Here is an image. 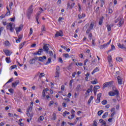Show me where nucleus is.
<instances>
[{
    "label": "nucleus",
    "mask_w": 126,
    "mask_h": 126,
    "mask_svg": "<svg viewBox=\"0 0 126 126\" xmlns=\"http://www.w3.org/2000/svg\"><path fill=\"white\" fill-rule=\"evenodd\" d=\"M27 115L28 117H30V120L31 121L33 118V114H30V112H32V106H29L27 109Z\"/></svg>",
    "instance_id": "nucleus-1"
},
{
    "label": "nucleus",
    "mask_w": 126,
    "mask_h": 126,
    "mask_svg": "<svg viewBox=\"0 0 126 126\" xmlns=\"http://www.w3.org/2000/svg\"><path fill=\"white\" fill-rule=\"evenodd\" d=\"M32 13H33V5L30 6L27 12V17L29 19H30L31 14H32Z\"/></svg>",
    "instance_id": "nucleus-2"
},
{
    "label": "nucleus",
    "mask_w": 126,
    "mask_h": 126,
    "mask_svg": "<svg viewBox=\"0 0 126 126\" xmlns=\"http://www.w3.org/2000/svg\"><path fill=\"white\" fill-rule=\"evenodd\" d=\"M15 26L10 23L7 24L6 29L9 30L11 32H13Z\"/></svg>",
    "instance_id": "nucleus-3"
},
{
    "label": "nucleus",
    "mask_w": 126,
    "mask_h": 126,
    "mask_svg": "<svg viewBox=\"0 0 126 126\" xmlns=\"http://www.w3.org/2000/svg\"><path fill=\"white\" fill-rule=\"evenodd\" d=\"M118 22H119L118 24L119 25V27H121V26L124 24V20H123V18L119 17L117 20H115V23H118Z\"/></svg>",
    "instance_id": "nucleus-4"
},
{
    "label": "nucleus",
    "mask_w": 126,
    "mask_h": 126,
    "mask_svg": "<svg viewBox=\"0 0 126 126\" xmlns=\"http://www.w3.org/2000/svg\"><path fill=\"white\" fill-rule=\"evenodd\" d=\"M113 83H114V81H113L104 83L103 84V89H105L106 87H111L113 86Z\"/></svg>",
    "instance_id": "nucleus-5"
},
{
    "label": "nucleus",
    "mask_w": 126,
    "mask_h": 126,
    "mask_svg": "<svg viewBox=\"0 0 126 126\" xmlns=\"http://www.w3.org/2000/svg\"><path fill=\"white\" fill-rule=\"evenodd\" d=\"M113 91H114V92H110L108 93V95H109V96H115V95H116V96H118V95L120 94L119 91H118V90H117L116 89H115V90H113Z\"/></svg>",
    "instance_id": "nucleus-6"
},
{
    "label": "nucleus",
    "mask_w": 126,
    "mask_h": 126,
    "mask_svg": "<svg viewBox=\"0 0 126 126\" xmlns=\"http://www.w3.org/2000/svg\"><path fill=\"white\" fill-rule=\"evenodd\" d=\"M60 70H61V68H60V66H57L56 67L55 75L54 77L55 78H59V77H60Z\"/></svg>",
    "instance_id": "nucleus-7"
},
{
    "label": "nucleus",
    "mask_w": 126,
    "mask_h": 126,
    "mask_svg": "<svg viewBox=\"0 0 126 126\" xmlns=\"http://www.w3.org/2000/svg\"><path fill=\"white\" fill-rule=\"evenodd\" d=\"M49 47H50V44H44L43 46V50L46 54H49Z\"/></svg>",
    "instance_id": "nucleus-8"
},
{
    "label": "nucleus",
    "mask_w": 126,
    "mask_h": 126,
    "mask_svg": "<svg viewBox=\"0 0 126 126\" xmlns=\"http://www.w3.org/2000/svg\"><path fill=\"white\" fill-rule=\"evenodd\" d=\"M93 27H94V23L92 22L90 24L89 29H87L86 33L89 34V33H90V31L93 29Z\"/></svg>",
    "instance_id": "nucleus-9"
},
{
    "label": "nucleus",
    "mask_w": 126,
    "mask_h": 126,
    "mask_svg": "<svg viewBox=\"0 0 126 126\" xmlns=\"http://www.w3.org/2000/svg\"><path fill=\"white\" fill-rule=\"evenodd\" d=\"M41 13H42V12H41V11H38V12L36 13V15H35V19H36V22H37V24H40V23L39 22V17H40V15H41Z\"/></svg>",
    "instance_id": "nucleus-10"
},
{
    "label": "nucleus",
    "mask_w": 126,
    "mask_h": 126,
    "mask_svg": "<svg viewBox=\"0 0 126 126\" xmlns=\"http://www.w3.org/2000/svg\"><path fill=\"white\" fill-rule=\"evenodd\" d=\"M22 28H23V25L22 24H21L19 27L15 28V30H16V33L20 32V31H21V30H22Z\"/></svg>",
    "instance_id": "nucleus-11"
},
{
    "label": "nucleus",
    "mask_w": 126,
    "mask_h": 126,
    "mask_svg": "<svg viewBox=\"0 0 126 126\" xmlns=\"http://www.w3.org/2000/svg\"><path fill=\"white\" fill-rule=\"evenodd\" d=\"M55 36V37H63V33L62 31H60V32H57Z\"/></svg>",
    "instance_id": "nucleus-12"
},
{
    "label": "nucleus",
    "mask_w": 126,
    "mask_h": 126,
    "mask_svg": "<svg viewBox=\"0 0 126 126\" xmlns=\"http://www.w3.org/2000/svg\"><path fill=\"white\" fill-rule=\"evenodd\" d=\"M43 49H39L38 51L36 52L35 53H33L34 56H36V55H39L41 56L42 55V53L43 52Z\"/></svg>",
    "instance_id": "nucleus-13"
},
{
    "label": "nucleus",
    "mask_w": 126,
    "mask_h": 126,
    "mask_svg": "<svg viewBox=\"0 0 126 126\" xmlns=\"http://www.w3.org/2000/svg\"><path fill=\"white\" fill-rule=\"evenodd\" d=\"M102 96V94L101 93H99L97 94V99L95 100V103H96V104H98V103H100V98Z\"/></svg>",
    "instance_id": "nucleus-14"
},
{
    "label": "nucleus",
    "mask_w": 126,
    "mask_h": 126,
    "mask_svg": "<svg viewBox=\"0 0 126 126\" xmlns=\"http://www.w3.org/2000/svg\"><path fill=\"white\" fill-rule=\"evenodd\" d=\"M117 46L119 47L120 49L126 50V44H121V43H118Z\"/></svg>",
    "instance_id": "nucleus-15"
},
{
    "label": "nucleus",
    "mask_w": 126,
    "mask_h": 126,
    "mask_svg": "<svg viewBox=\"0 0 126 126\" xmlns=\"http://www.w3.org/2000/svg\"><path fill=\"white\" fill-rule=\"evenodd\" d=\"M36 60H38V57H35L32 60H30L29 61V63H30V64H33L35 63Z\"/></svg>",
    "instance_id": "nucleus-16"
},
{
    "label": "nucleus",
    "mask_w": 126,
    "mask_h": 126,
    "mask_svg": "<svg viewBox=\"0 0 126 126\" xmlns=\"http://www.w3.org/2000/svg\"><path fill=\"white\" fill-rule=\"evenodd\" d=\"M117 80L118 84H119L120 85H122V84H123V78H122L121 76H119L117 77Z\"/></svg>",
    "instance_id": "nucleus-17"
},
{
    "label": "nucleus",
    "mask_w": 126,
    "mask_h": 126,
    "mask_svg": "<svg viewBox=\"0 0 126 126\" xmlns=\"http://www.w3.org/2000/svg\"><path fill=\"white\" fill-rule=\"evenodd\" d=\"M18 84H19V80H17L15 82L12 83V87H16Z\"/></svg>",
    "instance_id": "nucleus-18"
},
{
    "label": "nucleus",
    "mask_w": 126,
    "mask_h": 126,
    "mask_svg": "<svg viewBox=\"0 0 126 126\" xmlns=\"http://www.w3.org/2000/svg\"><path fill=\"white\" fill-rule=\"evenodd\" d=\"M86 16V15L84 13H83L82 15H80V14H79L78 15V17L79 19H82L83 18H84V17H85Z\"/></svg>",
    "instance_id": "nucleus-19"
},
{
    "label": "nucleus",
    "mask_w": 126,
    "mask_h": 126,
    "mask_svg": "<svg viewBox=\"0 0 126 126\" xmlns=\"http://www.w3.org/2000/svg\"><path fill=\"white\" fill-rule=\"evenodd\" d=\"M74 113H75V111L73 110V109L71 110V118H70L69 117H68V118L69 120H72L74 118Z\"/></svg>",
    "instance_id": "nucleus-20"
},
{
    "label": "nucleus",
    "mask_w": 126,
    "mask_h": 126,
    "mask_svg": "<svg viewBox=\"0 0 126 126\" xmlns=\"http://www.w3.org/2000/svg\"><path fill=\"white\" fill-rule=\"evenodd\" d=\"M39 62H44V60H47L46 56L39 57L38 58Z\"/></svg>",
    "instance_id": "nucleus-21"
},
{
    "label": "nucleus",
    "mask_w": 126,
    "mask_h": 126,
    "mask_svg": "<svg viewBox=\"0 0 126 126\" xmlns=\"http://www.w3.org/2000/svg\"><path fill=\"white\" fill-rule=\"evenodd\" d=\"M3 52L7 56H10V55H11V53H10V51H9V50H4Z\"/></svg>",
    "instance_id": "nucleus-22"
},
{
    "label": "nucleus",
    "mask_w": 126,
    "mask_h": 126,
    "mask_svg": "<svg viewBox=\"0 0 126 126\" xmlns=\"http://www.w3.org/2000/svg\"><path fill=\"white\" fill-rule=\"evenodd\" d=\"M103 20H104V17H102L98 22L99 25H102L103 24Z\"/></svg>",
    "instance_id": "nucleus-23"
},
{
    "label": "nucleus",
    "mask_w": 126,
    "mask_h": 126,
    "mask_svg": "<svg viewBox=\"0 0 126 126\" xmlns=\"http://www.w3.org/2000/svg\"><path fill=\"white\" fill-rule=\"evenodd\" d=\"M108 60L109 63H113V61L112 60V56L111 55L108 56Z\"/></svg>",
    "instance_id": "nucleus-24"
},
{
    "label": "nucleus",
    "mask_w": 126,
    "mask_h": 126,
    "mask_svg": "<svg viewBox=\"0 0 126 126\" xmlns=\"http://www.w3.org/2000/svg\"><path fill=\"white\" fill-rule=\"evenodd\" d=\"M91 83H92V84H97V83H98V80L95 78L94 81H91Z\"/></svg>",
    "instance_id": "nucleus-25"
},
{
    "label": "nucleus",
    "mask_w": 126,
    "mask_h": 126,
    "mask_svg": "<svg viewBox=\"0 0 126 126\" xmlns=\"http://www.w3.org/2000/svg\"><path fill=\"white\" fill-rule=\"evenodd\" d=\"M6 8H7V12L5 15L6 16H8V15H10V11L9 10L8 7L7 6Z\"/></svg>",
    "instance_id": "nucleus-26"
},
{
    "label": "nucleus",
    "mask_w": 126,
    "mask_h": 126,
    "mask_svg": "<svg viewBox=\"0 0 126 126\" xmlns=\"http://www.w3.org/2000/svg\"><path fill=\"white\" fill-rule=\"evenodd\" d=\"M52 63V59L51 58H48L47 62L45 63V65H48L49 63Z\"/></svg>",
    "instance_id": "nucleus-27"
},
{
    "label": "nucleus",
    "mask_w": 126,
    "mask_h": 126,
    "mask_svg": "<svg viewBox=\"0 0 126 126\" xmlns=\"http://www.w3.org/2000/svg\"><path fill=\"white\" fill-rule=\"evenodd\" d=\"M116 61L119 63H121V62H123V58L120 57H117Z\"/></svg>",
    "instance_id": "nucleus-28"
},
{
    "label": "nucleus",
    "mask_w": 126,
    "mask_h": 126,
    "mask_svg": "<svg viewBox=\"0 0 126 126\" xmlns=\"http://www.w3.org/2000/svg\"><path fill=\"white\" fill-rule=\"evenodd\" d=\"M43 121H44V116H40L39 118L38 119V122H40V121L42 122Z\"/></svg>",
    "instance_id": "nucleus-29"
},
{
    "label": "nucleus",
    "mask_w": 126,
    "mask_h": 126,
    "mask_svg": "<svg viewBox=\"0 0 126 126\" xmlns=\"http://www.w3.org/2000/svg\"><path fill=\"white\" fill-rule=\"evenodd\" d=\"M81 89V86L80 85H78L76 88V91H79Z\"/></svg>",
    "instance_id": "nucleus-30"
},
{
    "label": "nucleus",
    "mask_w": 126,
    "mask_h": 126,
    "mask_svg": "<svg viewBox=\"0 0 126 126\" xmlns=\"http://www.w3.org/2000/svg\"><path fill=\"white\" fill-rule=\"evenodd\" d=\"M21 40H22V36H19L18 39L16 40V43H20Z\"/></svg>",
    "instance_id": "nucleus-31"
},
{
    "label": "nucleus",
    "mask_w": 126,
    "mask_h": 126,
    "mask_svg": "<svg viewBox=\"0 0 126 126\" xmlns=\"http://www.w3.org/2000/svg\"><path fill=\"white\" fill-rule=\"evenodd\" d=\"M25 43H26V42L25 41H24V42L20 44V45H19L20 50L22 48H23L24 45L25 44Z\"/></svg>",
    "instance_id": "nucleus-32"
},
{
    "label": "nucleus",
    "mask_w": 126,
    "mask_h": 126,
    "mask_svg": "<svg viewBox=\"0 0 126 126\" xmlns=\"http://www.w3.org/2000/svg\"><path fill=\"white\" fill-rule=\"evenodd\" d=\"M5 61L7 63H11V61H10V58L7 57L5 58Z\"/></svg>",
    "instance_id": "nucleus-33"
},
{
    "label": "nucleus",
    "mask_w": 126,
    "mask_h": 126,
    "mask_svg": "<svg viewBox=\"0 0 126 126\" xmlns=\"http://www.w3.org/2000/svg\"><path fill=\"white\" fill-rule=\"evenodd\" d=\"M99 123H100V124H102V125H106L107 124V123H106V122H105L103 119H100Z\"/></svg>",
    "instance_id": "nucleus-34"
},
{
    "label": "nucleus",
    "mask_w": 126,
    "mask_h": 126,
    "mask_svg": "<svg viewBox=\"0 0 126 126\" xmlns=\"http://www.w3.org/2000/svg\"><path fill=\"white\" fill-rule=\"evenodd\" d=\"M97 71H99V69L96 67L92 72V74H93L94 73H95V72H97Z\"/></svg>",
    "instance_id": "nucleus-35"
},
{
    "label": "nucleus",
    "mask_w": 126,
    "mask_h": 126,
    "mask_svg": "<svg viewBox=\"0 0 126 126\" xmlns=\"http://www.w3.org/2000/svg\"><path fill=\"white\" fill-rule=\"evenodd\" d=\"M41 32H46V26H45V25L42 26V28L41 29Z\"/></svg>",
    "instance_id": "nucleus-36"
},
{
    "label": "nucleus",
    "mask_w": 126,
    "mask_h": 126,
    "mask_svg": "<svg viewBox=\"0 0 126 126\" xmlns=\"http://www.w3.org/2000/svg\"><path fill=\"white\" fill-rule=\"evenodd\" d=\"M70 113L69 112L67 111H65L64 112H63V117H65V116H66V115H69Z\"/></svg>",
    "instance_id": "nucleus-37"
},
{
    "label": "nucleus",
    "mask_w": 126,
    "mask_h": 126,
    "mask_svg": "<svg viewBox=\"0 0 126 126\" xmlns=\"http://www.w3.org/2000/svg\"><path fill=\"white\" fill-rule=\"evenodd\" d=\"M90 75V73H87L86 74V77H85L86 81H88V77H89Z\"/></svg>",
    "instance_id": "nucleus-38"
},
{
    "label": "nucleus",
    "mask_w": 126,
    "mask_h": 126,
    "mask_svg": "<svg viewBox=\"0 0 126 126\" xmlns=\"http://www.w3.org/2000/svg\"><path fill=\"white\" fill-rule=\"evenodd\" d=\"M107 46V44H104L103 45L100 46V49H104V48H106Z\"/></svg>",
    "instance_id": "nucleus-39"
},
{
    "label": "nucleus",
    "mask_w": 126,
    "mask_h": 126,
    "mask_svg": "<svg viewBox=\"0 0 126 126\" xmlns=\"http://www.w3.org/2000/svg\"><path fill=\"white\" fill-rule=\"evenodd\" d=\"M108 112H105L104 113V114L102 116V118L103 119H105V118H107V116H108Z\"/></svg>",
    "instance_id": "nucleus-40"
},
{
    "label": "nucleus",
    "mask_w": 126,
    "mask_h": 126,
    "mask_svg": "<svg viewBox=\"0 0 126 126\" xmlns=\"http://www.w3.org/2000/svg\"><path fill=\"white\" fill-rule=\"evenodd\" d=\"M100 86H98V85H96V86H95L94 88V90H98V89H100Z\"/></svg>",
    "instance_id": "nucleus-41"
},
{
    "label": "nucleus",
    "mask_w": 126,
    "mask_h": 126,
    "mask_svg": "<svg viewBox=\"0 0 126 126\" xmlns=\"http://www.w3.org/2000/svg\"><path fill=\"white\" fill-rule=\"evenodd\" d=\"M53 118H52V120H54V121H56L57 120V114L56 113H53Z\"/></svg>",
    "instance_id": "nucleus-42"
},
{
    "label": "nucleus",
    "mask_w": 126,
    "mask_h": 126,
    "mask_svg": "<svg viewBox=\"0 0 126 126\" xmlns=\"http://www.w3.org/2000/svg\"><path fill=\"white\" fill-rule=\"evenodd\" d=\"M77 121H78V118H76V121L74 123H69V125H70V126H74V125H76V123H77Z\"/></svg>",
    "instance_id": "nucleus-43"
},
{
    "label": "nucleus",
    "mask_w": 126,
    "mask_h": 126,
    "mask_svg": "<svg viewBox=\"0 0 126 126\" xmlns=\"http://www.w3.org/2000/svg\"><path fill=\"white\" fill-rule=\"evenodd\" d=\"M103 113H104V111L100 110L97 112V115L98 116H101V115H102Z\"/></svg>",
    "instance_id": "nucleus-44"
},
{
    "label": "nucleus",
    "mask_w": 126,
    "mask_h": 126,
    "mask_svg": "<svg viewBox=\"0 0 126 126\" xmlns=\"http://www.w3.org/2000/svg\"><path fill=\"white\" fill-rule=\"evenodd\" d=\"M106 27H107L108 31L110 32V31H111L112 29V28H111V26L109 25H107Z\"/></svg>",
    "instance_id": "nucleus-45"
},
{
    "label": "nucleus",
    "mask_w": 126,
    "mask_h": 126,
    "mask_svg": "<svg viewBox=\"0 0 126 126\" xmlns=\"http://www.w3.org/2000/svg\"><path fill=\"white\" fill-rule=\"evenodd\" d=\"M13 81V78H10L6 83L5 85L7 84V83H10V82H12Z\"/></svg>",
    "instance_id": "nucleus-46"
},
{
    "label": "nucleus",
    "mask_w": 126,
    "mask_h": 126,
    "mask_svg": "<svg viewBox=\"0 0 126 126\" xmlns=\"http://www.w3.org/2000/svg\"><path fill=\"white\" fill-rule=\"evenodd\" d=\"M45 76V74L44 73H41L39 74V78H42V77Z\"/></svg>",
    "instance_id": "nucleus-47"
},
{
    "label": "nucleus",
    "mask_w": 126,
    "mask_h": 126,
    "mask_svg": "<svg viewBox=\"0 0 126 126\" xmlns=\"http://www.w3.org/2000/svg\"><path fill=\"white\" fill-rule=\"evenodd\" d=\"M107 103H108V101L106 100H104L102 101L101 104L102 105H106V104H107Z\"/></svg>",
    "instance_id": "nucleus-48"
},
{
    "label": "nucleus",
    "mask_w": 126,
    "mask_h": 126,
    "mask_svg": "<svg viewBox=\"0 0 126 126\" xmlns=\"http://www.w3.org/2000/svg\"><path fill=\"white\" fill-rule=\"evenodd\" d=\"M32 33H33V29H32V28H31L30 30L29 36H30L31 35H32Z\"/></svg>",
    "instance_id": "nucleus-49"
},
{
    "label": "nucleus",
    "mask_w": 126,
    "mask_h": 126,
    "mask_svg": "<svg viewBox=\"0 0 126 126\" xmlns=\"http://www.w3.org/2000/svg\"><path fill=\"white\" fill-rule=\"evenodd\" d=\"M42 96L46 97V90H43L42 92Z\"/></svg>",
    "instance_id": "nucleus-50"
},
{
    "label": "nucleus",
    "mask_w": 126,
    "mask_h": 126,
    "mask_svg": "<svg viewBox=\"0 0 126 126\" xmlns=\"http://www.w3.org/2000/svg\"><path fill=\"white\" fill-rule=\"evenodd\" d=\"M92 46L93 47L95 46V39H92Z\"/></svg>",
    "instance_id": "nucleus-51"
},
{
    "label": "nucleus",
    "mask_w": 126,
    "mask_h": 126,
    "mask_svg": "<svg viewBox=\"0 0 126 126\" xmlns=\"http://www.w3.org/2000/svg\"><path fill=\"white\" fill-rule=\"evenodd\" d=\"M17 66L16 65H13L11 66V69H14V68H16Z\"/></svg>",
    "instance_id": "nucleus-52"
},
{
    "label": "nucleus",
    "mask_w": 126,
    "mask_h": 126,
    "mask_svg": "<svg viewBox=\"0 0 126 126\" xmlns=\"http://www.w3.org/2000/svg\"><path fill=\"white\" fill-rule=\"evenodd\" d=\"M76 65H77V66L79 65L80 66H82V65H83L82 63H76Z\"/></svg>",
    "instance_id": "nucleus-53"
},
{
    "label": "nucleus",
    "mask_w": 126,
    "mask_h": 126,
    "mask_svg": "<svg viewBox=\"0 0 126 126\" xmlns=\"http://www.w3.org/2000/svg\"><path fill=\"white\" fill-rule=\"evenodd\" d=\"M48 54H49L50 56H54V54L53 53V51H48Z\"/></svg>",
    "instance_id": "nucleus-54"
},
{
    "label": "nucleus",
    "mask_w": 126,
    "mask_h": 126,
    "mask_svg": "<svg viewBox=\"0 0 126 126\" xmlns=\"http://www.w3.org/2000/svg\"><path fill=\"white\" fill-rule=\"evenodd\" d=\"M63 56H64L65 58H69V55H68V54H64Z\"/></svg>",
    "instance_id": "nucleus-55"
},
{
    "label": "nucleus",
    "mask_w": 126,
    "mask_h": 126,
    "mask_svg": "<svg viewBox=\"0 0 126 126\" xmlns=\"http://www.w3.org/2000/svg\"><path fill=\"white\" fill-rule=\"evenodd\" d=\"M78 6L79 7V11H80H80L81 10V6L79 3H78Z\"/></svg>",
    "instance_id": "nucleus-56"
},
{
    "label": "nucleus",
    "mask_w": 126,
    "mask_h": 126,
    "mask_svg": "<svg viewBox=\"0 0 126 126\" xmlns=\"http://www.w3.org/2000/svg\"><path fill=\"white\" fill-rule=\"evenodd\" d=\"M5 46H9V42L6 41H5Z\"/></svg>",
    "instance_id": "nucleus-57"
},
{
    "label": "nucleus",
    "mask_w": 126,
    "mask_h": 126,
    "mask_svg": "<svg viewBox=\"0 0 126 126\" xmlns=\"http://www.w3.org/2000/svg\"><path fill=\"white\" fill-rule=\"evenodd\" d=\"M10 93H11L12 94H13V89H10L8 90Z\"/></svg>",
    "instance_id": "nucleus-58"
},
{
    "label": "nucleus",
    "mask_w": 126,
    "mask_h": 126,
    "mask_svg": "<svg viewBox=\"0 0 126 126\" xmlns=\"http://www.w3.org/2000/svg\"><path fill=\"white\" fill-rule=\"evenodd\" d=\"M73 82V80H71L69 82V86H72V83Z\"/></svg>",
    "instance_id": "nucleus-59"
},
{
    "label": "nucleus",
    "mask_w": 126,
    "mask_h": 126,
    "mask_svg": "<svg viewBox=\"0 0 126 126\" xmlns=\"http://www.w3.org/2000/svg\"><path fill=\"white\" fill-rule=\"evenodd\" d=\"M59 62L61 63H63V59L62 58H59Z\"/></svg>",
    "instance_id": "nucleus-60"
},
{
    "label": "nucleus",
    "mask_w": 126,
    "mask_h": 126,
    "mask_svg": "<svg viewBox=\"0 0 126 126\" xmlns=\"http://www.w3.org/2000/svg\"><path fill=\"white\" fill-rule=\"evenodd\" d=\"M54 101H50V103H49V107H51V105H54Z\"/></svg>",
    "instance_id": "nucleus-61"
},
{
    "label": "nucleus",
    "mask_w": 126,
    "mask_h": 126,
    "mask_svg": "<svg viewBox=\"0 0 126 126\" xmlns=\"http://www.w3.org/2000/svg\"><path fill=\"white\" fill-rule=\"evenodd\" d=\"M75 3H72L70 6V8H72L75 5Z\"/></svg>",
    "instance_id": "nucleus-62"
},
{
    "label": "nucleus",
    "mask_w": 126,
    "mask_h": 126,
    "mask_svg": "<svg viewBox=\"0 0 126 126\" xmlns=\"http://www.w3.org/2000/svg\"><path fill=\"white\" fill-rule=\"evenodd\" d=\"M64 100H65V101H66V102H69L70 100H69V98H67V97H65L64 98Z\"/></svg>",
    "instance_id": "nucleus-63"
},
{
    "label": "nucleus",
    "mask_w": 126,
    "mask_h": 126,
    "mask_svg": "<svg viewBox=\"0 0 126 126\" xmlns=\"http://www.w3.org/2000/svg\"><path fill=\"white\" fill-rule=\"evenodd\" d=\"M11 21H12V22H14V20H15V17H14L13 18H11Z\"/></svg>",
    "instance_id": "nucleus-64"
}]
</instances>
